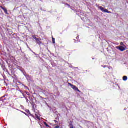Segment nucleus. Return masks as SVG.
<instances>
[{"instance_id":"obj_5","label":"nucleus","mask_w":128,"mask_h":128,"mask_svg":"<svg viewBox=\"0 0 128 128\" xmlns=\"http://www.w3.org/2000/svg\"><path fill=\"white\" fill-rule=\"evenodd\" d=\"M100 10H102V12H104V8L102 6H100Z\"/></svg>"},{"instance_id":"obj_2","label":"nucleus","mask_w":128,"mask_h":128,"mask_svg":"<svg viewBox=\"0 0 128 128\" xmlns=\"http://www.w3.org/2000/svg\"><path fill=\"white\" fill-rule=\"evenodd\" d=\"M69 86H72V88L74 90H76L77 92H80V90H78V88H76V86L70 83L68 84Z\"/></svg>"},{"instance_id":"obj_15","label":"nucleus","mask_w":128,"mask_h":128,"mask_svg":"<svg viewBox=\"0 0 128 128\" xmlns=\"http://www.w3.org/2000/svg\"><path fill=\"white\" fill-rule=\"evenodd\" d=\"M56 122V120H55Z\"/></svg>"},{"instance_id":"obj_6","label":"nucleus","mask_w":128,"mask_h":128,"mask_svg":"<svg viewBox=\"0 0 128 128\" xmlns=\"http://www.w3.org/2000/svg\"><path fill=\"white\" fill-rule=\"evenodd\" d=\"M33 38H34V40H36L37 42L38 40V38H36V36H32Z\"/></svg>"},{"instance_id":"obj_3","label":"nucleus","mask_w":128,"mask_h":128,"mask_svg":"<svg viewBox=\"0 0 128 128\" xmlns=\"http://www.w3.org/2000/svg\"><path fill=\"white\" fill-rule=\"evenodd\" d=\"M1 8H2V10H4V12L6 14H8V10L6 8H4V7L1 6Z\"/></svg>"},{"instance_id":"obj_11","label":"nucleus","mask_w":128,"mask_h":128,"mask_svg":"<svg viewBox=\"0 0 128 128\" xmlns=\"http://www.w3.org/2000/svg\"><path fill=\"white\" fill-rule=\"evenodd\" d=\"M120 46H124V42H122L120 43Z\"/></svg>"},{"instance_id":"obj_8","label":"nucleus","mask_w":128,"mask_h":128,"mask_svg":"<svg viewBox=\"0 0 128 128\" xmlns=\"http://www.w3.org/2000/svg\"><path fill=\"white\" fill-rule=\"evenodd\" d=\"M52 41L53 44H56V39H54V38H52Z\"/></svg>"},{"instance_id":"obj_12","label":"nucleus","mask_w":128,"mask_h":128,"mask_svg":"<svg viewBox=\"0 0 128 128\" xmlns=\"http://www.w3.org/2000/svg\"><path fill=\"white\" fill-rule=\"evenodd\" d=\"M70 128H74V126H72V125H70Z\"/></svg>"},{"instance_id":"obj_10","label":"nucleus","mask_w":128,"mask_h":128,"mask_svg":"<svg viewBox=\"0 0 128 128\" xmlns=\"http://www.w3.org/2000/svg\"><path fill=\"white\" fill-rule=\"evenodd\" d=\"M44 124L45 125V126H46L47 127V128H48V124H46V122H44Z\"/></svg>"},{"instance_id":"obj_7","label":"nucleus","mask_w":128,"mask_h":128,"mask_svg":"<svg viewBox=\"0 0 128 128\" xmlns=\"http://www.w3.org/2000/svg\"><path fill=\"white\" fill-rule=\"evenodd\" d=\"M36 42H37V44H38L40 45L42 44V42L40 41V40H38Z\"/></svg>"},{"instance_id":"obj_9","label":"nucleus","mask_w":128,"mask_h":128,"mask_svg":"<svg viewBox=\"0 0 128 128\" xmlns=\"http://www.w3.org/2000/svg\"><path fill=\"white\" fill-rule=\"evenodd\" d=\"M108 12V10H106V9H104V11L103 12Z\"/></svg>"},{"instance_id":"obj_4","label":"nucleus","mask_w":128,"mask_h":128,"mask_svg":"<svg viewBox=\"0 0 128 128\" xmlns=\"http://www.w3.org/2000/svg\"><path fill=\"white\" fill-rule=\"evenodd\" d=\"M123 80H124L125 82L126 80H128V76H124L123 77Z\"/></svg>"},{"instance_id":"obj_14","label":"nucleus","mask_w":128,"mask_h":128,"mask_svg":"<svg viewBox=\"0 0 128 128\" xmlns=\"http://www.w3.org/2000/svg\"><path fill=\"white\" fill-rule=\"evenodd\" d=\"M55 128H60V126H56Z\"/></svg>"},{"instance_id":"obj_13","label":"nucleus","mask_w":128,"mask_h":128,"mask_svg":"<svg viewBox=\"0 0 128 128\" xmlns=\"http://www.w3.org/2000/svg\"><path fill=\"white\" fill-rule=\"evenodd\" d=\"M108 14H112V12L108 11Z\"/></svg>"},{"instance_id":"obj_1","label":"nucleus","mask_w":128,"mask_h":128,"mask_svg":"<svg viewBox=\"0 0 128 128\" xmlns=\"http://www.w3.org/2000/svg\"><path fill=\"white\" fill-rule=\"evenodd\" d=\"M117 50H119L120 52H124V50H126V46L124 45V46H119L116 47Z\"/></svg>"}]
</instances>
